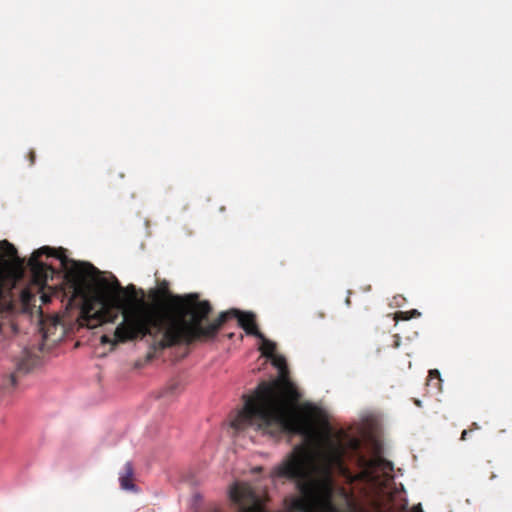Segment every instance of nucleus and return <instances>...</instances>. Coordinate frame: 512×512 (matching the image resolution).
<instances>
[{"label": "nucleus", "mask_w": 512, "mask_h": 512, "mask_svg": "<svg viewBox=\"0 0 512 512\" xmlns=\"http://www.w3.org/2000/svg\"><path fill=\"white\" fill-rule=\"evenodd\" d=\"M27 157H28V161H29V166H33L35 164V161H36V153L34 150H29L28 154H27Z\"/></svg>", "instance_id": "nucleus-13"}, {"label": "nucleus", "mask_w": 512, "mask_h": 512, "mask_svg": "<svg viewBox=\"0 0 512 512\" xmlns=\"http://www.w3.org/2000/svg\"><path fill=\"white\" fill-rule=\"evenodd\" d=\"M14 261L22 265L23 260L18 257L17 250L13 244L7 240L0 241V266L8 267L9 261Z\"/></svg>", "instance_id": "nucleus-7"}, {"label": "nucleus", "mask_w": 512, "mask_h": 512, "mask_svg": "<svg viewBox=\"0 0 512 512\" xmlns=\"http://www.w3.org/2000/svg\"><path fill=\"white\" fill-rule=\"evenodd\" d=\"M134 470L130 462H127L123 467V472L119 477L120 485L122 489L134 490L135 485L133 483Z\"/></svg>", "instance_id": "nucleus-9"}, {"label": "nucleus", "mask_w": 512, "mask_h": 512, "mask_svg": "<svg viewBox=\"0 0 512 512\" xmlns=\"http://www.w3.org/2000/svg\"><path fill=\"white\" fill-rule=\"evenodd\" d=\"M345 302H346V304H347L348 306L350 305L351 301H350V297H349V296L346 298V301H345Z\"/></svg>", "instance_id": "nucleus-17"}, {"label": "nucleus", "mask_w": 512, "mask_h": 512, "mask_svg": "<svg viewBox=\"0 0 512 512\" xmlns=\"http://www.w3.org/2000/svg\"><path fill=\"white\" fill-rule=\"evenodd\" d=\"M421 315V313L416 310V309H412L410 311H399L397 313H395V320H409L411 318H416V317H419Z\"/></svg>", "instance_id": "nucleus-11"}, {"label": "nucleus", "mask_w": 512, "mask_h": 512, "mask_svg": "<svg viewBox=\"0 0 512 512\" xmlns=\"http://www.w3.org/2000/svg\"><path fill=\"white\" fill-rule=\"evenodd\" d=\"M140 292L142 297L126 308L124 322L115 328L113 339L103 335L102 343H127L149 336L154 351L192 345L198 324L208 320L213 310L210 302L200 300L196 293H171L166 280L149 291L151 303L143 299V290Z\"/></svg>", "instance_id": "nucleus-2"}, {"label": "nucleus", "mask_w": 512, "mask_h": 512, "mask_svg": "<svg viewBox=\"0 0 512 512\" xmlns=\"http://www.w3.org/2000/svg\"><path fill=\"white\" fill-rule=\"evenodd\" d=\"M261 339L262 344L260 346V351L263 356L269 358L273 357V355L276 352V343L272 342L271 340L265 338V336L262 334V337H258Z\"/></svg>", "instance_id": "nucleus-10"}, {"label": "nucleus", "mask_w": 512, "mask_h": 512, "mask_svg": "<svg viewBox=\"0 0 512 512\" xmlns=\"http://www.w3.org/2000/svg\"><path fill=\"white\" fill-rule=\"evenodd\" d=\"M279 369L280 377L262 381L251 395H244V406L231 422L236 431L253 428L264 435L280 437L284 434H298L306 439L314 437L309 415L295 412L294 404L300 393L287 377L286 360L281 355L269 357Z\"/></svg>", "instance_id": "nucleus-3"}, {"label": "nucleus", "mask_w": 512, "mask_h": 512, "mask_svg": "<svg viewBox=\"0 0 512 512\" xmlns=\"http://www.w3.org/2000/svg\"><path fill=\"white\" fill-rule=\"evenodd\" d=\"M242 512H260V508L259 507H252V508H249L247 510H243Z\"/></svg>", "instance_id": "nucleus-14"}, {"label": "nucleus", "mask_w": 512, "mask_h": 512, "mask_svg": "<svg viewBox=\"0 0 512 512\" xmlns=\"http://www.w3.org/2000/svg\"><path fill=\"white\" fill-rule=\"evenodd\" d=\"M252 497L253 492L247 484H234L230 489V498L236 504H242L245 500Z\"/></svg>", "instance_id": "nucleus-8"}, {"label": "nucleus", "mask_w": 512, "mask_h": 512, "mask_svg": "<svg viewBox=\"0 0 512 512\" xmlns=\"http://www.w3.org/2000/svg\"><path fill=\"white\" fill-rule=\"evenodd\" d=\"M360 441L351 439L348 446L327 435L315 452L305 445L296 446L276 467L277 477L296 481L301 497L292 500L296 512H339L333 502L336 472L348 483H365L376 496L393 479V463L381 456L368 459L360 451Z\"/></svg>", "instance_id": "nucleus-1"}, {"label": "nucleus", "mask_w": 512, "mask_h": 512, "mask_svg": "<svg viewBox=\"0 0 512 512\" xmlns=\"http://www.w3.org/2000/svg\"><path fill=\"white\" fill-rule=\"evenodd\" d=\"M374 504H375L376 509L380 510V504L377 501H375Z\"/></svg>", "instance_id": "nucleus-16"}, {"label": "nucleus", "mask_w": 512, "mask_h": 512, "mask_svg": "<svg viewBox=\"0 0 512 512\" xmlns=\"http://www.w3.org/2000/svg\"><path fill=\"white\" fill-rule=\"evenodd\" d=\"M232 318L238 320L239 326L248 334L255 337H262V332L258 329L256 315L252 312H243L232 308L221 312L216 319L211 322L206 320L200 322L193 336V344L196 342H208L216 338L222 326Z\"/></svg>", "instance_id": "nucleus-6"}, {"label": "nucleus", "mask_w": 512, "mask_h": 512, "mask_svg": "<svg viewBox=\"0 0 512 512\" xmlns=\"http://www.w3.org/2000/svg\"><path fill=\"white\" fill-rule=\"evenodd\" d=\"M64 248H52L43 246L35 250L29 261L28 266L32 273L33 280L40 286L46 285L49 278H53L55 269L42 261L40 257L46 255L48 257H55L60 260L61 266L65 271V278L70 283L73 290V298L80 297L85 294V286L87 285V278L90 276L98 275L100 271L93 265L84 262H77L69 259Z\"/></svg>", "instance_id": "nucleus-5"}, {"label": "nucleus", "mask_w": 512, "mask_h": 512, "mask_svg": "<svg viewBox=\"0 0 512 512\" xmlns=\"http://www.w3.org/2000/svg\"><path fill=\"white\" fill-rule=\"evenodd\" d=\"M31 359L30 358H26V359H22L18 364H17V370L19 372H23V373H27L30 371L31 369Z\"/></svg>", "instance_id": "nucleus-12"}, {"label": "nucleus", "mask_w": 512, "mask_h": 512, "mask_svg": "<svg viewBox=\"0 0 512 512\" xmlns=\"http://www.w3.org/2000/svg\"><path fill=\"white\" fill-rule=\"evenodd\" d=\"M432 373H436V374H439L438 370H435V371H431V374Z\"/></svg>", "instance_id": "nucleus-18"}, {"label": "nucleus", "mask_w": 512, "mask_h": 512, "mask_svg": "<svg viewBox=\"0 0 512 512\" xmlns=\"http://www.w3.org/2000/svg\"><path fill=\"white\" fill-rule=\"evenodd\" d=\"M468 433H469L468 430H463V432L461 434V440H463V441L466 440Z\"/></svg>", "instance_id": "nucleus-15"}, {"label": "nucleus", "mask_w": 512, "mask_h": 512, "mask_svg": "<svg viewBox=\"0 0 512 512\" xmlns=\"http://www.w3.org/2000/svg\"><path fill=\"white\" fill-rule=\"evenodd\" d=\"M98 292L89 297L87 291L81 295V307L79 312V323L81 326L89 328L97 327L103 323L115 322L122 316L124 322V312L128 306L137 298V290L133 284L122 287L115 276L109 282L106 278H98Z\"/></svg>", "instance_id": "nucleus-4"}]
</instances>
